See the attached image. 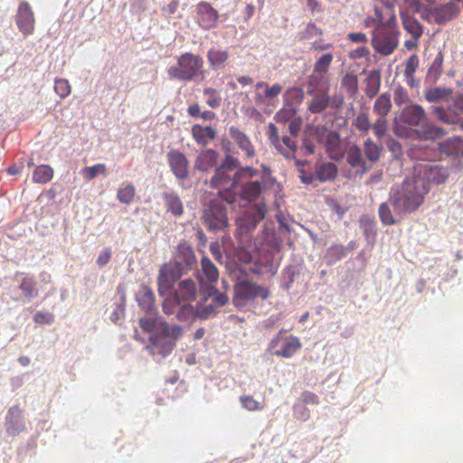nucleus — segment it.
I'll list each match as a JSON object with an SVG mask.
<instances>
[{"mask_svg":"<svg viewBox=\"0 0 463 463\" xmlns=\"http://www.w3.org/2000/svg\"><path fill=\"white\" fill-rule=\"evenodd\" d=\"M427 194V185L412 175L401 185L392 188L389 202L397 213H412L420 208Z\"/></svg>","mask_w":463,"mask_h":463,"instance_id":"1","label":"nucleus"},{"mask_svg":"<svg viewBox=\"0 0 463 463\" xmlns=\"http://www.w3.org/2000/svg\"><path fill=\"white\" fill-rule=\"evenodd\" d=\"M203 59L193 52H185L177 58L175 65L167 69L168 77L179 81H192L198 77L203 78Z\"/></svg>","mask_w":463,"mask_h":463,"instance_id":"2","label":"nucleus"},{"mask_svg":"<svg viewBox=\"0 0 463 463\" xmlns=\"http://www.w3.org/2000/svg\"><path fill=\"white\" fill-rule=\"evenodd\" d=\"M399 33L394 24L375 26L371 39L373 50L383 56L391 55L399 45Z\"/></svg>","mask_w":463,"mask_h":463,"instance_id":"3","label":"nucleus"},{"mask_svg":"<svg viewBox=\"0 0 463 463\" xmlns=\"http://www.w3.org/2000/svg\"><path fill=\"white\" fill-rule=\"evenodd\" d=\"M412 175L420 181V184L427 185L428 193L431 184H442L449 178L450 172L446 166L429 163L418 162L413 166Z\"/></svg>","mask_w":463,"mask_h":463,"instance_id":"4","label":"nucleus"},{"mask_svg":"<svg viewBox=\"0 0 463 463\" xmlns=\"http://www.w3.org/2000/svg\"><path fill=\"white\" fill-rule=\"evenodd\" d=\"M458 5L454 2L430 3L420 10V17L430 24H444L458 15Z\"/></svg>","mask_w":463,"mask_h":463,"instance_id":"5","label":"nucleus"},{"mask_svg":"<svg viewBox=\"0 0 463 463\" xmlns=\"http://www.w3.org/2000/svg\"><path fill=\"white\" fill-rule=\"evenodd\" d=\"M270 293L267 288L258 285L250 280L239 281L234 286V295L232 302L235 307H242L250 301H253L260 298L267 299Z\"/></svg>","mask_w":463,"mask_h":463,"instance_id":"6","label":"nucleus"},{"mask_svg":"<svg viewBox=\"0 0 463 463\" xmlns=\"http://www.w3.org/2000/svg\"><path fill=\"white\" fill-rule=\"evenodd\" d=\"M203 223L210 230H222L228 225L226 208L220 200L209 202L203 213Z\"/></svg>","mask_w":463,"mask_h":463,"instance_id":"7","label":"nucleus"},{"mask_svg":"<svg viewBox=\"0 0 463 463\" xmlns=\"http://www.w3.org/2000/svg\"><path fill=\"white\" fill-rule=\"evenodd\" d=\"M301 346L302 344L297 336H283L281 333H279L271 339L269 344L268 350L274 355L290 358L301 348Z\"/></svg>","mask_w":463,"mask_h":463,"instance_id":"8","label":"nucleus"},{"mask_svg":"<svg viewBox=\"0 0 463 463\" xmlns=\"http://www.w3.org/2000/svg\"><path fill=\"white\" fill-rule=\"evenodd\" d=\"M267 137L275 149L286 158H294L298 146L289 137H283L280 140L279 129L272 122L268 124Z\"/></svg>","mask_w":463,"mask_h":463,"instance_id":"9","label":"nucleus"},{"mask_svg":"<svg viewBox=\"0 0 463 463\" xmlns=\"http://www.w3.org/2000/svg\"><path fill=\"white\" fill-rule=\"evenodd\" d=\"M238 184L237 176L235 174L231 176L230 172L217 167L214 175L210 180V186L214 189H222L223 192L220 191L219 195L223 198L226 202L232 203L234 201V195L228 191Z\"/></svg>","mask_w":463,"mask_h":463,"instance_id":"10","label":"nucleus"},{"mask_svg":"<svg viewBox=\"0 0 463 463\" xmlns=\"http://www.w3.org/2000/svg\"><path fill=\"white\" fill-rule=\"evenodd\" d=\"M186 271L184 268L170 261L161 266L157 278L158 293L163 296L168 292L174 286L175 282Z\"/></svg>","mask_w":463,"mask_h":463,"instance_id":"11","label":"nucleus"},{"mask_svg":"<svg viewBox=\"0 0 463 463\" xmlns=\"http://www.w3.org/2000/svg\"><path fill=\"white\" fill-rule=\"evenodd\" d=\"M35 16L32 6L26 1H22L15 14V24L19 32L27 37L35 31Z\"/></svg>","mask_w":463,"mask_h":463,"instance_id":"12","label":"nucleus"},{"mask_svg":"<svg viewBox=\"0 0 463 463\" xmlns=\"http://www.w3.org/2000/svg\"><path fill=\"white\" fill-rule=\"evenodd\" d=\"M254 87V103L257 107L271 104L282 91L279 83L269 85L265 81H258Z\"/></svg>","mask_w":463,"mask_h":463,"instance_id":"13","label":"nucleus"},{"mask_svg":"<svg viewBox=\"0 0 463 463\" xmlns=\"http://www.w3.org/2000/svg\"><path fill=\"white\" fill-rule=\"evenodd\" d=\"M196 18L203 29L210 30L216 26L219 14L209 3L200 2L196 7Z\"/></svg>","mask_w":463,"mask_h":463,"instance_id":"14","label":"nucleus"},{"mask_svg":"<svg viewBox=\"0 0 463 463\" xmlns=\"http://www.w3.org/2000/svg\"><path fill=\"white\" fill-rule=\"evenodd\" d=\"M173 262L184 268L186 272L193 269L196 263V258L189 242L186 241H181L179 242Z\"/></svg>","mask_w":463,"mask_h":463,"instance_id":"15","label":"nucleus"},{"mask_svg":"<svg viewBox=\"0 0 463 463\" xmlns=\"http://www.w3.org/2000/svg\"><path fill=\"white\" fill-rule=\"evenodd\" d=\"M175 304L191 303L196 299L197 287L191 279L181 280L174 293Z\"/></svg>","mask_w":463,"mask_h":463,"instance_id":"16","label":"nucleus"},{"mask_svg":"<svg viewBox=\"0 0 463 463\" xmlns=\"http://www.w3.org/2000/svg\"><path fill=\"white\" fill-rule=\"evenodd\" d=\"M167 160L171 170L177 179L184 180L188 177L189 162L182 152L178 150L169 151Z\"/></svg>","mask_w":463,"mask_h":463,"instance_id":"17","label":"nucleus"},{"mask_svg":"<svg viewBox=\"0 0 463 463\" xmlns=\"http://www.w3.org/2000/svg\"><path fill=\"white\" fill-rule=\"evenodd\" d=\"M5 425L10 436H15L25 430L23 411L18 406H13L8 410Z\"/></svg>","mask_w":463,"mask_h":463,"instance_id":"18","label":"nucleus"},{"mask_svg":"<svg viewBox=\"0 0 463 463\" xmlns=\"http://www.w3.org/2000/svg\"><path fill=\"white\" fill-rule=\"evenodd\" d=\"M150 345L147 346L152 355H161L163 357L167 356L172 353L175 346V343L163 336L158 332L151 335L149 338Z\"/></svg>","mask_w":463,"mask_h":463,"instance_id":"19","label":"nucleus"},{"mask_svg":"<svg viewBox=\"0 0 463 463\" xmlns=\"http://www.w3.org/2000/svg\"><path fill=\"white\" fill-rule=\"evenodd\" d=\"M400 119L402 122L409 126L417 127L424 122L426 119V113L421 106L411 104L406 106L401 111Z\"/></svg>","mask_w":463,"mask_h":463,"instance_id":"20","label":"nucleus"},{"mask_svg":"<svg viewBox=\"0 0 463 463\" xmlns=\"http://www.w3.org/2000/svg\"><path fill=\"white\" fill-rule=\"evenodd\" d=\"M229 134L248 159L253 158L256 156L255 147L250 137L244 132L232 126L229 128Z\"/></svg>","mask_w":463,"mask_h":463,"instance_id":"21","label":"nucleus"},{"mask_svg":"<svg viewBox=\"0 0 463 463\" xmlns=\"http://www.w3.org/2000/svg\"><path fill=\"white\" fill-rule=\"evenodd\" d=\"M334 60L331 52L322 54L314 63L313 73L309 77V84L316 85L318 80H323L329 71V67Z\"/></svg>","mask_w":463,"mask_h":463,"instance_id":"22","label":"nucleus"},{"mask_svg":"<svg viewBox=\"0 0 463 463\" xmlns=\"http://www.w3.org/2000/svg\"><path fill=\"white\" fill-rule=\"evenodd\" d=\"M15 278H19V289L22 295L28 300H32L38 297V288L33 275L25 272H17Z\"/></svg>","mask_w":463,"mask_h":463,"instance_id":"23","label":"nucleus"},{"mask_svg":"<svg viewBox=\"0 0 463 463\" xmlns=\"http://www.w3.org/2000/svg\"><path fill=\"white\" fill-rule=\"evenodd\" d=\"M265 217L264 212L258 208L254 213H245L236 222L240 234L256 229L259 222Z\"/></svg>","mask_w":463,"mask_h":463,"instance_id":"24","label":"nucleus"},{"mask_svg":"<svg viewBox=\"0 0 463 463\" xmlns=\"http://www.w3.org/2000/svg\"><path fill=\"white\" fill-rule=\"evenodd\" d=\"M218 158L217 151L211 148L203 150L194 161V168L201 172H207L216 165Z\"/></svg>","mask_w":463,"mask_h":463,"instance_id":"25","label":"nucleus"},{"mask_svg":"<svg viewBox=\"0 0 463 463\" xmlns=\"http://www.w3.org/2000/svg\"><path fill=\"white\" fill-rule=\"evenodd\" d=\"M206 57L210 68L213 71H219L226 66L230 59V53L224 49L211 48L208 50Z\"/></svg>","mask_w":463,"mask_h":463,"instance_id":"26","label":"nucleus"},{"mask_svg":"<svg viewBox=\"0 0 463 463\" xmlns=\"http://www.w3.org/2000/svg\"><path fill=\"white\" fill-rule=\"evenodd\" d=\"M192 137L195 142L203 146H207L216 137V130L211 127H203L200 124H194L191 129Z\"/></svg>","mask_w":463,"mask_h":463,"instance_id":"27","label":"nucleus"},{"mask_svg":"<svg viewBox=\"0 0 463 463\" xmlns=\"http://www.w3.org/2000/svg\"><path fill=\"white\" fill-rule=\"evenodd\" d=\"M325 148L331 159L338 160L343 156L344 152L342 149L340 136L337 132H328L325 141Z\"/></svg>","mask_w":463,"mask_h":463,"instance_id":"28","label":"nucleus"},{"mask_svg":"<svg viewBox=\"0 0 463 463\" xmlns=\"http://www.w3.org/2000/svg\"><path fill=\"white\" fill-rule=\"evenodd\" d=\"M136 299L141 309L145 312H150L155 308V294L153 290L146 285H142L138 289Z\"/></svg>","mask_w":463,"mask_h":463,"instance_id":"29","label":"nucleus"},{"mask_svg":"<svg viewBox=\"0 0 463 463\" xmlns=\"http://www.w3.org/2000/svg\"><path fill=\"white\" fill-rule=\"evenodd\" d=\"M162 199L167 213L175 217H179L184 213V204L178 194L175 193H164Z\"/></svg>","mask_w":463,"mask_h":463,"instance_id":"30","label":"nucleus"},{"mask_svg":"<svg viewBox=\"0 0 463 463\" xmlns=\"http://www.w3.org/2000/svg\"><path fill=\"white\" fill-rule=\"evenodd\" d=\"M420 128L416 131L419 138L423 140H434L440 138L445 135V130L438 126H435L426 119L420 125Z\"/></svg>","mask_w":463,"mask_h":463,"instance_id":"31","label":"nucleus"},{"mask_svg":"<svg viewBox=\"0 0 463 463\" xmlns=\"http://www.w3.org/2000/svg\"><path fill=\"white\" fill-rule=\"evenodd\" d=\"M157 332L176 343L184 335V326L175 324L171 325L165 321H158Z\"/></svg>","mask_w":463,"mask_h":463,"instance_id":"32","label":"nucleus"},{"mask_svg":"<svg viewBox=\"0 0 463 463\" xmlns=\"http://www.w3.org/2000/svg\"><path fill=\"white\" fill-rule=\"evenodd\" d=\"M316 177L322 183L333 181L338 174L337 166L331 162L322 163L316 166Z\"/></svg>","mask_w":463,"mask_h":463,"instance_id":"33","label":"nucleus"},{"mask_svg":"<svg viewBox=\"0 0 463 463\" xmlns=\"http://www.w3.org/2000/svg\"><path fill=\"white\" fill-rule=\"evenodd\" d=\"M440 151L448 156L463 157V137H454L439 145Z\"/></svg>","mask_w":463,"mask_h":463,"instance_id":"34","label":"nucleus"},{"mask_svg":"<svg viewBox=\"0 0 463 463\" xmlns=\"http://www.w3.org/2000/svg\"><path fill=\"white\" fill-rule=\"evenodd\" d=\"M403 29L411 34V38L419 40L423 33V27L420 22L413 16L408 14L402 15Z\"/></svg>","mask_w":463,"mask_h":463,"instance_id":"35","label":"nucleus"},{"mask_svg":"<svg viewBox=\"0 0 463 463\" xmlns=\"http://www.w3.org/2000/svg\"><path fill=\"white\" fill-rule=\"evenodd\" d=\"M381 86V74L378 71L373 70L368 71L365 79L364 93L368 98L374 97Z\"/></svg>","mask_w":463,"mask_h":463,"instance_id":"36","label":"nucleus"},{"mask_svg":"<svg viewBox=\"0 0 463 463\" xmlns=\"http://www.w3.org/2000/svg\"><path fill=\"white\" fill-rule=\"evenodd\" d=\"M201 268L205 280L209 284L216 283L219 279V271L216 266L207 257H203L201 260Z\"/></svg>","mask_w":463,"mask_h":463,"instance_id":"37","label":"nucleus"},{"mask_svg":"<svg viewBox=\"0 0 463 463\" xmlns=\"http://www.w3.org/2000/svg\"><path fill=\"white\" fill-rule=\"evenodd\" d=\"M392 109L391 95L389 93L381 94L373 104V113L379 117H386Z\"/></svg>","mask_w":463,"mask_h":463,"instance_id":"38","label":"nucleus"},{"mask_svg":"<svg viewBox=\"0 0 463 463\" xmlns=\"http://www.w3.org/2000/svg\"><path fill=\"white\" fill-rule=\"evenodd\" d=\"M261 192L260 182H248L241 188V198L247 201H255Z\"/></svg>","mask_w":463,"mask_h":463,"instance_id":"39","label":"nucleus"},{"mask_svg":"<svg viewBox=\"0 0 463 463\" xmlns=\"http://www.w3.org/2000/svg\"><path fill=\"white\" fill-rule=\"evenodd\" d=\"M53 177V170L51 166L41 165L37 166L33 174V180L38 184H46Z\"/></svg>","mask_w":463,"mask_h":463,"instance_id":"40","label":"nucleus"},{"mask_svg":"<svg viewBox=\"0 0 463 463\" xmlns=\"http://www.w3.org/2000/svg\"><path fill=\"white\" fill-rule=\"evenodd\" d=\"M442 65H443V53L441 52H439L428 70L427 78L430 80L435 82L440 77V75L442 73Z\"/></svg>","mask_w":463,"mask_h":463,"instance_id":"41","label":"nucleus"},{"mask_svg":"<svg viewBox=\"0 0 463 463\" xmlns=\"http://www.w3.org/2000/svg\"><path fill=\"white\" fill-rule=\"evenodd\" d=\"M136 195V188L131 184H122L117 193V199L125 204L133 202Z\"/></svg>","mask_w":463,"mask_h":463,"instance_id":"42","label":"nucleus"},{"mask_svg":"<svg viewBox=\"0 0 463 463\" xmlns=\"http://www.w3.org/2000/svg\"><path fill=\"white\" fill-rule=\"evenodd\" d=\"M329 105V98L326 94L323 93V94H319V95H317L315 96L309 106H308V110L312 113V114H318V113H321L323 112Z\"/></svg>","mask_w":463,"mask_h":463,"instance_id":"43","label":"nucleus"},{"mask_svg":"<svg viewBox=\"0 0 463 463\" xmlns=\"http://www.w3.org/2000/svg\"><path fill=\"white\" fill-rule=\"evenodd\" d=\"M341 86L351 97H354L358 92V78L353 72L346 73L341 80Z\"/></svg>","mask_w":463,"mask_h":463,"instance_id":"44","label":"nucleus"},{"mask_svg":"<svg viewBox=\"0 0 463 463\" xmlns=\"http://www.w3.org/2000/svg\"><path fill=\"white\" fill-rule=\"evenodd\" d=\"M346 255V250L344 245H332L326 251V258L329 265L335 264Z\"/></svg>","mask_w":463,"mask_h":463,"instance_id":"45","label":"nucleus"},{"mask_svg":"<svg viewBox=\"0 0 463 463\" xmlns=\"http://www.w3.org/2000/svg\"><path fill=\"white\" fill-rule=\"evenodd\" d=\"M80 173L86 180L90 181L98 175H105L107 174V167L104 164H96L92 166L82 168Z\"/></svg>","mask_w":463,"mask_h":463,"instance_id":"46","label":"nucleus"},{"mask_svg":"<svg viewBox=\"0 0 463 463\" xmlns=\"http://www.w3.org/2000/svg\"><path fill=\"white\" fill-rule=\"evenodd\" d=\"M386 15L388 16L387 20L384 19L383 13L378 7L374 8L373 18L375 19L376 26L387 24L396 25V17L392 9H387Z\"/></svg>","mask_w":463,"mask_h":463,"instance_id":"47","label":"nucleus"},{"mask_svg":"<svg viewBox=\"0 0 463 463\" xmlns=\"http://www.w3.org/2000/svg\"><path fill=\"white\" fill-rule=\"evenodd\" d=\"M451 90L445 88L430 89L425 92V99L430 102H438L447 98Z\"/></svg>","mask_w":463,"mask_h":463,"instance_id":"48","label":"nucleus"},{"mask_svg":"<svg viewBox=\"0 0 463 463\" xmlns=\"http://www.w3.org/2000/svg\"><path fill=\"white\" fill-rule=\"evenodd\" d=\"M364 150L366 158L371 162H375L380 158L381 148L372 139L368 138L364 145Z\"/></svg>","mask_w":463,"mask_h":463,"instance_id":"49","label":"nucleus"},{"mask_svg":"<svg viewBox=\"0 0 463 463\" xmlns=\"http://www.w3.org/2000/svg\"><path fill=\"white\" fill-rule=\"evenodd\" d=\"M378 214L381 222L384 225H392L397 222V221L394 219L392 211L390 209V206L387 203H382L379 205L378 209Z\"/></svg>","mask_w":463,"mask_h":463,"instance_id":"50","label":"nucleus"},{"mask_svg":"<svg viewBox=\"0 0 463 463\" xmlns=\"http://www.w3.org/2000/svg\"><path fill=\"white\" fill-rule=\"evenodd\" d=\"M346 161L353 167H364L365 165L362 158L361 150L357 146L349 149Z\"/></svg>","mask_w":463,"mask_h":463,"instance_id":"51","label":"nucleus"},{"mask_svg":"<svg viewBox=\"0 0 463 463\" xmlns=\"http://www.w3.org/2000/svg\"><path fill=\"white\" fill-rule=\"evenodd\" d=\"M176 313V318L181 322L188 321L196 315L194 307L190 303H182Z\"/></svg>","mask_w":463,"mask_h":463,"instance_id":"52","label":"nucleus"},{"mask_svg":"<svg viewBox=\"0 0 463 463\" xmlns=\"http://www.w3.org/2000/svg\"><path fill=\"white\" fill-rule=\"evenodd\" d=\"M54 90L61 99L67 98L71 92V87L65 79H56L54 82Z\"/></svg>","mask_w":463,"mask_h":463,"instance_id":"53","label":"nucleus"},{"mask_svg":"<svg viewBox=\"0 0 463 463\" xmlns=\"http://www.w3.org/2000/svg\"><path fill=\"white\" fill-rule=\"evenodd\" d=\"M323 34V30L317 27L314 23H308L300 33V38L302 40H310L314 37H321Z\"/></svg>","mask_w":463,"mask_h":463,"instance_id":"54","label":"nucleus"},{"mask_svg":"<svg viewBox=\"0 0 463 463\" xmlns=\"http://www.w3.org/2000/svg\"><path fill=\"white\" fill-rule=\"evenodd\" d=\"M240 402L241 406L250 411H261L263 409L261 404L250 395H241Z\"/></svg>","mask_w":463,"mask_h":463,"instance_id":"55","label":"nucleus"},{"mask_svg":"<svg viewBox=\"0 0 463 463\" xmlns=\"http://www.w3.org/2000/svg\"><path fill=\"white\" fill-rule=\"evenodd\" d=\"M203 95L207 97L206 103L210 108L216 109L221 105L222 99L218 96L217 90L215 89H204Z\"/></svg>","mask_w":463,"mask_h":463,"instance_id":"56","label":"nucleus"},{"mask_svg":"<svg viewBox=\"0 0 463 463\" xmlns=\"http://www.w3.org/2000/svg\"><path fill=\"white\" fill-rule=\"evenodd\" d=\"M419 67V57L416 54L411 55L405 63L404 76L412 79L417 68Z\"/></svg>","mask_w":463,"mask_h":463,"instance_id":"57","label":"nucleus"},{"mask_svg":"<svg viewBox=\"0 0 463 463\" xmlns=\"http://www.w3.org/2000/svg\"><path fill=\"white\" fill-rule=\"evenodd\" d=\"M354 125L359 131L365 133L369 131L372 126L366 113H360L354 119Z\"/></svg>","mask_w":463,"mask_h":463,"instance_id":"58","label":"nucleus"},{"mask_svg":"<svg viewBox=\"0 0 463 463\" xmlns=\"http://www.w3.org/2000/svg\"><path fill=\"white\" fill-rule=\"evenodd\" d=\"M218 313V307L215 304L211 303L203 307L199 308L196 311V316L202 319H208L212 317H214Z\"/></svg>","mask_w":463,"mask_h":463,"instance_id":"59","label":"nucleus"},{"mask_svg":"<svg viewBox=\"0 0 463 463\" xmlns=\"http://www.w3.org/2000/svg\"><path fill=\"white\" fill-rule=\"evenodd\" d=\"M240 166L239 160L232 155H226L222 162V164L218 166L222 170L227 172H232L235 168Z\"/></svg>","mask_w":463,"mask_h":463,"instance_id":"60","label":"nucleus"},{"mask_svg":"<svg viewBox=\"0 0 463 463\" xmlns=\"http://www.w3.org/2000/svg\"><path fill=\"white\" fill-rule=\"evenodd\" d=\"M373 128L374 135L381 138L383 137L387 130V120L386 117H379L377 120L374 122L373 126H371Z\"/></svg>","mask_w":463,"mask_h":463,"instance_id":"61","label":"nucleus"},{"mask_svg":"<svg viewBox=\"0 0 463 463\" xmlns=\"http://www.w3.org/2000/svg\"><path fill=\"white\" fill-rule=\"evenodd\" d=\"M393 99H394V103L397 106H401L402 104L408 103L409 95H408L407 90L403 87L398 86L394 90Z\"/></svg>","mask_w":463,"mask_h":463,"instance_id":"62","label":"nucleus"},{"mask_svg":"<svg viewBox=\"0 0 463 463\" xmlns=\"http://www.w3.org/2000/svg\"><path fill=\"white\" fill-rule=\"evenodd\" d=\"M54 316L50 312H37L33 316V321L36 324L50 325L53 322Z\"/></svg>","mask_w":463,"mask_h":463,"instance_id":"63","label":"nucleus"},{"mask_svg":"<svg viewBox=\"0 0 463 463\" xmlns=\"http://www.w3.org/2000/svg\"><path fill=\"white\" fill-rule=\"evenodd\" d=\"M294 114L295 111L291 109H282L276 113L275 119L278 122L286 123L290 120Z\"/></svg>","mask_w":463,"mask_h":463,"instance_id":"64","label":"nucleus"}]
</instances>
